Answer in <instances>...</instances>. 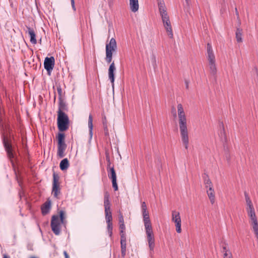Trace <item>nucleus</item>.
Listing matches in <instances>:
<instances>
[{
    "label": "nucleus",
    "instance_id": "f257e3e1",
    "mask_svg": "<svg viewBox=\"0 0 258 258\" xmlns=\"http://www.w3.org/2000/svg\"><path fill=\"white\" fill-rule=\"evenodd\" d=\"M177 113L181 140L186 149L189 144L188 133L187 127V119L182 104L177 105Z\"/></svg>",
    "mask_w": 258,
    "mask_h": 258
},
{
    "label": "nucleus",
    "instance_id": "f03ea898",
    "mask_svg": "<svg viewBox=\"0 0 258 258\" xmlns=\"http://www.w3.org/2000/svg\"><path fill=\"white\" fill-rule=\"evenodd\" d=\"M142 214L149 247L150 250L152 251L155 247V238L149 212L147 210L142 211Z\"/></svg>",
    "mask_w": 258,
    "mask_h": 258
},
{
    "label": "nucleus",
    "instance_id": "7ed1b4c3",
    "mask_svg": "<svg viewBox=\"0 0 258 258\" xmlns=\"http://www.w3.org/2000/svg\"><path fill=\"white\" fill-rule=\"evenodd\" d=\"M64 213L63 211L59 212V215H53L51 221V227L53 232L56 235L60 234V224L64 221Z\"/></svg>",
    "mask_w": 258,
    "mask_h": 258
},
{
    "label": "nucleus",
    "instance_id": "20e7f679",
    "mask_svg": "<svg viewBox=\"0 0 258 258\" xmlns=\"http://www.w3.org/2000/svg\"><path fill=\"white\" fill-rule=\"evenodd\" d=\"M57 126L59 131L63 132L69 127V118L65 113L57 114Z\"/></svg>",
    "mask_w": 258,
    "mask_h": 258
},
{
    "label": "nucleus",
    "instance_id": "39448f33",
    "mask_svg": "<svg viewBox=\"0 0 258 258\" xmlns=\"http://www.w3.org/2000/svg\"><path fill=\"white\" fill-rule=\"evenodd\" d=\"M65 136L62 133H59L58 135V149L57 155L60 158L64 156V152L67 148V145L64 142Z\"/></svg>",
    "mask_w": 258,
    "mask_h": 258
},
{
    "label": "nucleus",
    "instance_id": "423d86ee",
    "mask_svg": "<svg viewBox=\"0 0 258 258\" xmlns=\"http://www.w3.org/2000/svg\"><path fill=\"white\" fill-rule=\"evenodd\" d=\"M3 144L7 152V156L10 159L12 165L14 166V163L13 159L14 158V155L13 151L12 146L5 137H4L3 139Z\"/></svg>",
    "mask_w": 258,
    "mask_h": 258
},
{
    "label": "nucleus",
    "instance_id": "0eeeda50",
    "mask_svg": "<svg viewBox=\"0 0 258 258\" xmlns=\"http://www.w3.org/2000/svg\"><path fill=\"white\" fill-rule=\"evenodd\" d=\"M59 177L58 176L54 173L53 175V184H52V194L53 197L56 199H59L58 195L60 194V188L59 183L58 182Z\"/></svg>",
    "mask_w": 258,
    "mask_h": 258
},
{
    "label": "nucleus",
    "instance_id": "6e6552de",
    "mask_svg": "<svg viewBox=\"0 0 258 258\" xmlns=\"http://www.w3.org/2000/svg\"><path fill=\"white\" fill-rule=\"evenodd\" d=\"M161 18L164 27L166 30L168 35L170 38H173L172 29L168 15L162 16Z\"/></svg>",
    "mask_w": 258,
    "mask_h": 258
},
{
    "label": "nucleus",
    "instance_id": "1a4fd4ad",
    "mask_svg": "<svg viewBox=\"0 0 258 258\" xmlns=\"http://www.w3.org/2000/svg\"><path fill=\"white\" fill-rule=\"evenodd\" d=\"M172 220L175 223L176 230L178 233H181V218L179 212L173 211L172 212Z\"/></svg>",
    "mask_w": 258,
    "mask_h": 258
},
{
    "label": "nucleus",
    "instance_id": "9d476101",
    "mask_svg": "<svg viewBox=\"0 0 258 258\" xmlns=\"http://www.w3.org/2000/svg\"><path fill=\"white\" fill-rule=\"evenodd\" d=\"M108 177L111 179L112 187L115 191L118 190V186L116 181V174L113 167H111L108 170Z\"/></svg>",
    "mask_w": 258,
    "mask_h": 258
},
{
    "label": "nucleus",
    "instance_id": "9b49d317",
    "mask_svg": "<svg viewBox=\"0 0 258 258\" xmlns=\"http://www.w3.org/2000/svg\"><path fill=\"white\" fill-rule=\"evenodd\" d=\"M206 57L208 63L216 62L215 55L213 50L212 46L209 43L207 44V46Z\"/></svg>",
    "mask_w": 258,
    "mask_h": 258
},
{
    "label": "nucleus",
    "instance_id": "f8f14e48",
    "mask_svg": "<svg viewBox=\"0 0 258 258\" xmlns=\"http://www.w3.org/2000/svg\"><path fill=\"white\" fill-rule=\"evenodd\" d=\"M55 60L53 56H51L50 57H46L45 58L44 61V67L45 69L48 72H51L54 67V66Z\"/></svg>",
    "mask_w": 258,
    "mask_h": 258
},
{
    "label": "nucleus",
    "instance_id": "ddd939ff",
    "mask_svg": "<svg viewBox=\"0 0 258 258\" xmlns=\"http://www.w3.org/2000/svg\"><path fill=\"white\" fill-rule=\"evenodd\" d=\"M117 49V44L116 40L114 38H112L109 43L106 44V53L108 51L112 54L113 52L115 51Z\"/></svg>",
    "mask_w": 258,
    "mask_h": 258
},
{
    "label": "nucleus",
    "instance_id": "4468645a",
    "mask_svg": "<svg viewBox=\"0 0 258 258\" xmlns=\"http://www.w3.org/2000/svg\"><path fill=\"white\" fill-rule=\"evenodd\" d=\"M115 64L114 62H112L109 68L108 69V78L110 80L112 86H114V72L115 71Z\"/></svg>",
    "mask_w": 258,
    "mask_h": 258
},
{
    "label": "nucleus",
    "instance_id": "2eb2a0df",
    "mask_svg": "<svg viewBox=\"0 0 258 258\" xmlns=\"http://www.w3.org/2000/svg\"><path fill=\"white\" fill-rule=\"evenodd\" d=\"M208 67L211 75L216 80L217 72L216 62L208 63Z\"/></svg>",
    "mask_w": 258,
    "mask_h": 258
},
{
    "label": "nucleus",
    "instance_id": "dca6fc26",
    "mask_svg": "<svg viewBox=\"0 0 258 258\" xmlns=\"http://www.w3.org/2000/svg\"><path fill=\"white\" fill-rule=\"evenodd\" d=\"M244 197H245V202H246V211L248 212V211L254 210L252 203L250 199V197H249L248 194L246 192H244Z\"/></svg>",
    "mask_w": 258,
    "mask_h": 258
},
{
    "label": "nucleus",
    "instance_id": "f3484780",
    "mask_svg": "<svg viewBox=\"0 0 258 258\" xmlns=\"http://www.w3.org/2000/svg\"><path fill=\"white\" fill-rule=\"evenodd\" d=\"M67 110V106L66 103L63 101L62 98H59L58 100V110L57 114L60 113H64V111Z\"/></svg>",
    "mask_w": 258,
    "mask_h": 258
},
{
    "label": "nucleus",
    "instance_id": "a211bd4d",
    "mask_svg": "<svg viewBox=\"0 0 258 258\" xmlns=\"http://www.w3.org/2000/svg\"><path fill=\"white\" fill-rule=\"evenodd\" d=\"M28 29V33L29 34L30 37V42L33 44H35L37 43V40L36 39V35L35 33L33 28H30V27H27Z\"/></svg>",
    "mask_w": 258,
    "mask_h": 258
},
{
    "label": "nucleus",
    "instance_id": "6ab92c4d",
    "mask_svg": "<svg viewBox=\"0 0 258 258\" xmlns=\"http://www.w3.org/2000/svg\"><path fill=\"white\" fill-rule=\"evenodd\" d=\"M51 202L47 201L41 207V212L43 215L48 214L50 210Z\"/></svg>",
    "mask_w": 258,
    "mask_h": 258
},
{
    "label": "nucleus",
    "instance_id": "aec40b11",
    "mask_svg": "<svg viewBox=\"0 0 258 258\" xmlns=\"http://www.w3.org/2000/svg\"><path fill=\"white\" fill-rule=\"evenodd\" d=\"M104 206L105 211L110 210V203L109 201V195L107 192L104 194Z\"/></svg>",
    "mask_w": 258,
    "mask_h": 258
},
{
    "label": "nucleus",
    "instance_id": "412c9836",
    "mask_svg": "<svg viewBox=\"0 0 258 258\" xmlns=\"http://www.w3.org/2000/svg\"><path fill=\"white\" fill-rule=\"evenodd\" d=\"M130 6L131 11L136 12L139 10L138 0H130Z\"/></svg>",
    "mask_w": 258,
    "mask_h": 258
},
{
    "label": "nucleus",
    "instance_id": "4be33fe9",
    "mask_svg": "<svg viewBox=\"0 0 258 258\" xmlns=\"http://www.w3.org/2000/svg\"><path fill=\"white\" fill-rule=\"evenodd\" d=\"M159 10L161 17L167 15L166 8L163 2H158Z\"/></svg>",
    "mask_w": 258,
    "mask_h": 258
},
{
    "label": "nucleus",
    "instance_id": "5701e85b",
    "mask_svg": "<svg viewBox=\"0 0 258 258\" xmlns=\"http://www.w3.org/2000/svg\"><path fill=\"white\" fill-rule=\"evenodd\" d=\"M88 127L89 131V136H90V140H91L93 136V117L92 115L90 114L88 118Z\"/></svg>",
    "mask_w": 258,
    "mask_h": 258
},
{
    "label": "nucleus",
    "instance_id": "b1692460",
    "mask_svg": "<svg viewBox=\"0 0 258 258\" xmlns=\"http://www.w3.org/2000/svg\"><path fill=\"white\" fill-rule=\"evenodd\" d=\"M207 193L212 204L215 203V191L213 188L210 187L207 189Z\"/></svg>",
    "mask_w": 258,
    "mask_h": 258
},
{
    "label": "nucleus",
    "instance_id": "393cba45",
    "mask_svg": "<svg viewBox=\"0 0 258 258\" xmlns=\"http://www.w3.org/2000/svg\"><path fill=\"white\" fill-rule=\"evenodd\" d=\"M69 166V161L67 158H64L60 163L59 167L61 170H64L68 168Z\"/></svg>",
    "mask_w": 258,
    "mask_h": 258
},
{
    "label": "nucleus",
    "instance_id": "a878e982",
    "mask_svg": "<svg viewBox=\"0 0 258 258\" xmlns=\"http://www.w3.org/2000/svg\"><path fill=\"white\" fill-rule=\"evenodd\" d=\"M204 179L205 187L207 188V189L210 188V187L213 188L212 183L208 176L207 175H205Z\"/></svg>",
    "mask_w": 258,
    "mask_h": 258
},
{
    "label": "nucleus",
    "instance_id": "bb28decb",
    "mask_svg": "<svg viewBox=\"0 0 258 258\" xmlns=\"http://www.w3.org/2000/svg\"><path fill=\"white\" fill-rule=\"evenodd\" d=\"M242 30L239 28H237L236 31V38L238 42H241L242 41Z\"/></svg>",
    "mask_w": 258,
    "mask_h": 258
},
{
    "label": "nucleus",
    "instance_id": "cd10ccee",
    "mask_svg": "<svg viewBox=\"0 0 258 258\" xmlns=\"http://www.w3.org/2000/svg\"><path fill=\"white\" fill-rule=\"evenodd\" d=\"M105 219L107 223H112V217L110 210L105 211Z\"/></svg>",
    "mask_w": 258,
    "mask_h": 258
},
{
    "label": "nucleus",
    "instance_id": "c85d7f7f",
    "mask_svg": "<svg viewBox=\"0 0 258 258\" xmlns=\"http://www.w3.org/2000/svg\"><path fill=\"white\" fill-rule=\"evenodd\" d=\"M222 129L221 130L220 133H219V136L222 142H226V136L225 134V132L224 131V128L223 127V125H222Z\"/></svg>",
    "mask_w": 258,
    "mask_h": 258
},
{
    "label": "nucleus",
    "instance_id": "c756f323",
    "mask_svg": "<svg viewBox=\"0 0 258 258\" xmlns=\"http://www.w3.org/2000/svg\"><path fill=\"white\" fill-rule=\"evenodd\" d=\"M103 129L104 131V134L105 136H109V131L107 127V121L106 120V117H104V119L103 120Z\"/></svg>",
    "mask_w": 258,
    "mask_h": 258
},
{
    "label": "nucleus",
    "instance_id": "7c9ffc66",
    "mask_svg": "<svg viewBox=\"0 0 258 258\" xmlns=\"http://www.w3.org/2000/svg\"><path fill=\"white\" fill-rule=\"evenodd\" d=\"M121 249H126V236L122 234L120 237Z\"/></svg>",
    "mask_w": 258,
    "mask_h": 258
},
{
    "label": "nucleus",
    "instance_id": "2f4dec72",
    "mask_svg": "<svg viewBox=\"0 0 258 258\" xmlns=\"http://www.w3.org/2000/svg\"><path fill=\"white\" fill-rule=\"evenodd\" d=\"M107 231H108L109 236L110 237H111L112 235V229H113L112 223H107Z\"/></svg>",
    "mask_w": 258,
    "mask_h": 258
},
{
    "label": "nucleus",
    "instance_id": "473e14b6",
    "mask_svg": "<svg viewBox=\"0 0 258 258\" xmlns=\"http://www.w3.org/2000/svg\"><path fill=\"white\" fill-rule=\"evenodd\" d=\"M107 52H108L107 53H106L105 59H106V61H107V62L110 63L112 61V54L111 53H110V52H109L108 51H107Z\"/></svg>",
    "mask_w": 258,
    "mask_h": 258
},
{
    "label": "nucleus",
    "instance_id": "72a5a7b5",
    "mask_svg": "<svg viewBox=\"0 0 258 258\" xmlns=\"http://www.w3.org/2000/svg\"><path fill=\"white\" fill-rule=\"evenodd\" d=\"M119 229H120V236L121 235H122V234H123L124 235H125V225L124 224H120L119 225Z\"/></svg>",
    "mask_w": 258,
    "mask_h": 258
},
{
    "label": "nucleus",
    "instance_id": "f704fd0d",
    "mask_svg": "<svg viewBox=\"0 0 258 258\" xmlns=\"http://www.w3.org/2000/svg\"><path fill=\"white\" fill-rule=\"evenodd\" d=\"M119 223L120 224H124V220L122 214H120L118 217Z\"/></svg>",
    "mask_w": 258,
    "mask_h": 258
},
{
    "label": "nucleus",
    "instance_id": "c9c22d12",
    "mask_svg": "<svg viewBox=\"0 0 258 258\" xmlns=\"http://www.w3.org/2000/svg\"><path fill=\"white\" fill-rule=\"evenodd\" d=\"M57 92H58V95H59L58 99L60 98H62V95H61L62 90H61V89L60 87L57 88Z\"/></svg>",
    "mask_w": 258,
    "mask_h": 258
},
{
    "label": "nucleus",
    "instance_id": "e433bc0d",
    "mask_svg": "<svg viewBox=\"0 0 258 258\" xmlns=\"http://www.w3.org/2000/svg\"><path fill=\"white\" fill-rule=\"evenodd\" d=\"M141 207H142V211H145V210H147V206H146L145 202H144L142 203Z\"/></svg>",
    "mask_w": 258,
    "mask_h": 258
},
{
    "label": "nucleus",
    "instance_id": "4c0bfd02",
    "mask_svg": "<svg viewBox=\"0 0 258 258\" xmlns=\"http://www.w3.org/2000/svg\"><path fill=\"white\" fill-rule=\"evenodd\" d=\"M71 5H72L73 10H74V11H76V8L75 5V1L71 0Z\"/></svg>",
    "mask_w": 258,
    "mask_h": 258
},
{
    "label": "nucleus",
    "instance_id": "58836bf2",
    "mask_svg": "<svg viewBox=\"0 0 258 258\" xmlns=\"http://www.w3.org/2000/svg\"><path fill=\"white\" fill-rule=\"evenodd\" d=\"M230 254H231L230 252L228 253L227 251H225V252H224V258H229V256Z\"/></svg>",
    "mask_w": 258,
    "mask_h": 258
},
{
    "label": "nucleus",
    "instance_id": "ea45409f",
    "mask_svg": "<svg viewBox=\"0 0 258 258\" xmlns=\"http://www.w3.org/2000/svg\"><path fill=\"white\" fill-rule=\"evenodd\" d=\"M121 254L122 256L125 255L126 252V249H121Z\"/></svg>",
    "mask_w": 258,
    "mask_h": 258
},
{
    "label": "nucleus",
    "instance_id": "a19ab883",
    "mask_svg": "<svg viewBox=\"0 0 258 258\" xmlns=\"http://www.w3.org/2000/svg\"><path fill=\"white\" fill-rule=\"evenodd\" d=\"M63 254H64V255L65 256V258H70L69 257V255H68V253L66 251H63Z\"/></svg>",
    "mask_w": 258,
    "mask_h": 258
},
{
    "label": "nucleus",
    "instance_id": "79ce46f5",
    "mask_svg": "<svg viewBox=\"0 0 258 258\" xmlns=\"http://www.w3.org/2000/svg\"><path fill=\"white\" fill-rule=\"evenodd\" d=\"M235 13H236V16H237V18L238 19H239V13H238V12H236Z\"/></svg>",
    "mask_w": 258,
    "mask_h": 258
},
{
    "label": "nucleus",
    "instance_id": "37998d69",
    "mask_svg": "<svg viewBox=\"0 0 258 258\" xmlns=\"http://www.w3.org/2000/svg\"><path fill=\"white\" fill-rule=\"evenodd\" d=\"M187 5H189V3H190V0H185Z\"/></svg>",
    "mask_w": 258,
    "mask_h": 258
},
{
    "label": "nucleus",
    "instance_id": "c03bdc74",
    "mask_svg": "<svg viewBox=\"0 0 258 258\" xmlns=\"http://www.w3.org/2000/svg\"><path fill=\"white\" fill-rule=\"evenodd\" d=\"M223 252H225V251H227V250L226 249V247L225 246H224L223 247Z\"/></svg>",
    "mask_w": 258,
    "mask_h": 258
},
{
    "label": "nucleus",
    "instance_id": "a18cd8bd",
    "mask_svg": "<svg viewBox=\"0 0 258 258\" xmlns=\"http://www.w3.org/2000/svg\"><path fill=\"white\" fill-rule=\"evenodd\" d=\"M3 258H9V257L8 255H7L6 254H5L4 255Z\"/></svg>",
    "mask_w": 258,
    "mask_h": 258
},
{
    "label": "nucleus",
    "instance_id": "49530a36",
    "mask_svg": "<svg viewBox=\"0 0 258 258\" xmlns=\"http://www.w3.org/2000/svg\"><path fill=\"white\" fill-rule=\"evenodd\" d=\"M188 87V83L187 82H186V88L187 89Z\"/></svg>",
    "mask_w": 258,
    "mask_h": 258
},
{
    "label": "nucleus",
    "instance_id": "de8ad7c7",
    "mask_svg": "<svg viewBox=\"0 0 258 258\" xmlns=\"http://www.w3.org/2000/svg\"><path fill=\"white\" fill-rule=\"evenodd\" d=\"M174 115L175 116H176V111H175V110L174 109Z\"/></svg>",
    "mask_w": 258,
    "mask_h": 258
},
{
    "label": "nucleus",
    "instance_id": "09e8293b",
    "mask_svg": "<svg viewBox=\"0 0 258 258\" xmlns=\"http://www.w3.org/2000/svg\"><path fill=\"white\" fill-rule=\"evenodd\" d=\"M235 13H236V12H238V11H237V8H235Z\"/></svg>",
    "mask_w": 258,
    "mask_h": 258
},
{
    "label": "nucleus",
    "instance_id": "8fccbe9b",
    "mask_svg": "<svg viewBox=\"0 0 258 258\" xmlns=\"http://www.w3.org/2000/svg\"><path fill=\"white\" fill-rule=\"evenodd\" d=\"M229 258H232V254H230V255L229 256Z\"/></svg>",
    "mask_w": 258,
    "mask_h": 258
},
{
    "label": "nucleus",
    "instance_id": "3c124183",
    "mask_svg": "<svg viewBox=\"0 0 258 258\" xmlns=\"http://www.w3.org/2000/svg\"><path fill=\"white\" fill-rule=\"evenodd\" d=\"M154 62H155H155H156V60H155V57H154Z\"/></svg>",
    "mask_w": 258,
    "mask_h": 258
},
{
    "label": "nucleus",
    "instance_id": "603ef678",
    "mask_svg": "<svg viewBox=\"0 0 258 258\" xmlns=\"http://www.w3.org/2000/svg\"><path fill=\"white\" fill-rule=\"evenodd\" d=\"M30 258H36V257H34V256H32V257H31Z\"/></svg>",
    "mask_w": 258,
    "mask_h": 258
}]
</instances>
